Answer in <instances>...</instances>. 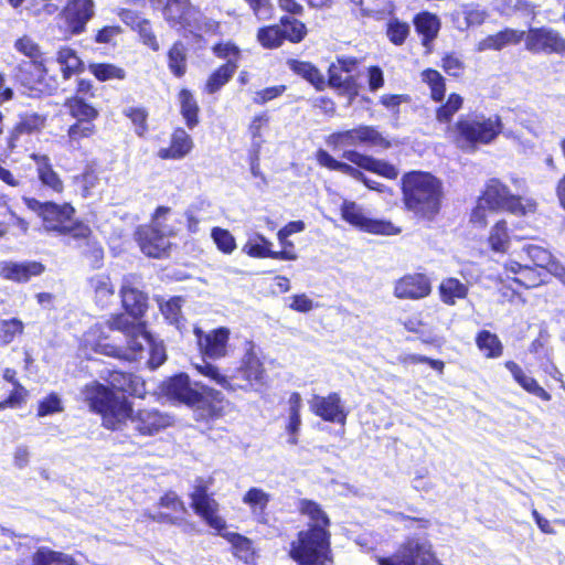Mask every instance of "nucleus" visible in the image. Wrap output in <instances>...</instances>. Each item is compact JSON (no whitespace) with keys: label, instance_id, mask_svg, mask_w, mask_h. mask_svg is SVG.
Segmentation results:
<instances>
[{"label":"nucleus","instance_id":"obj_61","mask_svg":"<svg viewBox=\"0 0 565 565\" xmlns=\"http://www.w3.org/2000/svg\"><path fill=\"white\" fill-rule=\"evenodd\" d=\"M182 305L183 298L181 296H173L160 303L159 308L162 316L170 324L179 326L182 321Z\"/></svg>","mask_w":565,"mask_h":565},{"label":"nucleus","instance_id":"obj_47","mask_svg":"<svg viewBox=\"0 0 565 565\" xmlns=\"http://www.w3.org/2000/svg\"><path fill=\"white\" fill-rule=\"evenodd\" d=\"M525 43V31L504 28L494 34L488 35L483 40V46L488 50L501 51L508 45H518Z\"/></svg>","mask_w":565,"mask_h":565},{"label":"nucleus","instance_id":"obj_21","mask_svg":"<svg viewBox=\"0 0 565 565\" xmlns=\"http://www.w3.org/2000/svg\"><path fill=\"white\" fill-rule=\"evenodd\" d=\"M310 412L323 422L344 426L349 411L344 406L340 393L331 392L328 395H312L309 401Z\"/></svg>","mask_w":565,"mask_h":565},{"label":"nucleus","instance_id":"obj_50","mask_svg":"<svg viewBox=\"0 0 565 565\" xmlns=\"http://www.w3.org/2000/svg\"><path fill=\"white\" fill-rule=\"evenodd\" d=\"M420 79L428 86L430 99L441 103L446 95L445 77L437 70L427 67L420 72Z\"/></svg>","mask_w":565,"mask_h":565},{"label":"nucleus","instance_id":"obj_7","mask_svg":"<svg viewBox=\"0 0 565 565\" xmlns=\"http://www.w3.org/2000/svg\"><path fill=\"white\" fill-rule=\"evenodd\" d=\"M355 167L334 159L327 150L318 149L316 151V160L319 166L330 170L347 174L361 183L367 189L382 192L383 184L369 179L361 170L377 174L387 180H395L398 177L397 168L388 161L377 159L373 156L360 152L354 149H345L341 156Z\"/></svg>","mask_w":565,"mask_h":565},{"label":"nucleus","instance_id":"obj_32","mask_svg":"<svg viewBox=\"0 0 565 565\" xmlns=\"http://www.w3.org/2000/svg\"><path fill=\"white\" fill-rule=\"evenodd\" d=\"M486 243L493 254L504 255L509 252L512 244V230L504 217L498 218L490 226Z\"/></svg>","mask_w":565,"mask_h":565},{"label":"nucleus","instance_id":"obj_44","mask_svg":"<svg viewBox=\"0 0 565 565\" xmlns=\"http://www.w3.org/2000/svg\"><path fill=\"white\" fill-rule=\"evenodd\" d=\"M271 243L260 234L249 238L243 246V252L253 258H291L286 250H271Z\"/></svg>","mask_w":565,"mask_h":565},{"label":"nucleus","instance_id":"obj_17","mask_svg":"<svg viewBox=\"0 0 565 565\" xmlns=\"http://www.w3.org/2000/svg\"><path fill=\"white\" fill-rule=\"evenodd\" d=\"M66 239L74 243L79 257L87 263L90 269H100L104 266L103 244L87 222L78 224Z\"/></svg>","mask_w":565,"mask_h":565},{"label":"nucleus","instance_id":"obj_59","mask_svg":"<svg viewBox=\"0 0 565 565\" xmlns=\"http://www.w3.org/2000/svg\"><path fill=\"white\" fill-rule=\"evenodd\" d=\"M24 332V323L21 319L13 317L0 321V347H7Z\"/></svg>","mask_w":565,"mask_h":565},{"label":"nucleus","instance_id":"obj_25","mask_svg":"<svg viewBox=\"0 0 565 565\" xmlns=\"http://www.w3.org/2000/svg\"><path fill=\"white\" fill-rule=\"evenodd\" d=\"M104 379L108 384L105 387L110 390L114 395H117L116 392L132 397H143L146 394L145 381L132 372L115 369L108 371Z\"/></svg>","mask_w":565,"mask_h":565},{"label":"nucleus","instance_id":"obj_13","mask_svg":"<svg viewBox=\"0 0 565 565\" xmlns=\"http://www.w3.org/2000/svg\"><path fill=\"white\" fill-rule=\"evenodd\" d=\"M326 143L333 150L356 146L387 150L393 146L392 140L371 125H359L351 129L334 131L326 137Z\"/></svg>","mask_w":565,"mask_h":565},{"label":"nucleus","instance_id":"obj_19","mask_svg":"<svg viewBox=\"0 0 565 565\" xmlns=\"http://www.w3.org/2000/svg\"><path fill=\"white\" fill-rule=\"evenodd\" d=\"M199 394V401L189 407L193 411L195 422L209 425L225 415L226 399L222 392L207 385H202Z\"/></svg>","mask_w":565,"mask_h":565},{"label":"nucleus","instance_id":"obj_52","mask_svg":"<svg viewBox=\"0 0 565 565\" xmlns=\"http://www.w3.org/2000/svg\"><path fill=\"white\" fill-rule=\"evenodd\" d=\"M122 115L131 122L137 137H147L149 132V110L147 107L129 106L122 110Z\"/></svg>","mask_w":565,"mask_h":565},{"label":"nucleus","instance_id":"obj_38","mask_svg":"<svg viewBox=\"0 0 565 565\" xmlns=\"http://www.w3.org/2000/svg\"><path fill=\"white\" fill-rule=\"evenodd\" d=\"M505 369L511 373L513 380L529 394L536 396L543 402H550L552 395L539 384V382L525 374L523 369L512 360L504 362Z\"/></svg>","mask_w":565,"mask_h":565},{"label":"nucleus","instance_id":"obj_40","mask_svg":"<svg viewBox=\"0 0 565 565\" xmlns=\"http://www.w3.org/2000/svg\"><path fill=\"white\" fill-rule=\"evenodd\" d=\"M415 31L420 36V43L429 47L431 42L438 36L440 30L439 18L429 11H422L415 14L413 19Z\"/></svg>","mask_w":565,"mask_h":565},{"label":"nucleus","instance_id":"obj_16","mask_svg":"<svg viewBox=\"0 0 565 565\" xmlns=\"http://www.w3.org/2000/svg\"><path fill=\"white\" fill-rule=\"evenodd\" d=\"M172 235V231H163L157 221L151 220L136 228L135 241L146 256L150 258H164L170 254L172 245L170 237Z\"/></svg>","mask_w":565,"mask_h":565},{"label":"nucleus","instance_id":"obj_37","mask_svg":"<svg viewBox=\"0 0 565 565\" xmlns=\"http://www.w3.org/2000/svg\"><path fill=\"white\" fill-rule=\"evenodd\" d=\"M288 416L285 419V431L288 436L287 443L291 446L299 444V433L301 429V407L302 398L299 392H292L288 398Z\"/></svg>","mask_w":565,"mask_h":565},{"label":"nucleus","instance_id":"obj_51","mask_svg":"<svg viewBox=\"0 0 565 565\" xmlns=\"http://www.w3.org/2000/svg\"><path fill=\"white\" fill-rule=\"evenodd\" d=\"M256 41L265 50H277L284 45L280 22L266 24L257 29Z\"/></svg>","mask_w":565,"mask_h":565},{"label":"nucleus","instance_id":"obj_34","mask_svg":"<svg viewBox=\"0 0 565 565\" xmlns=\"http://www.w3.org/2000/svg\"><path fill=\"white\" fill-rule=\"evenodd\" d=\"M125 337L127 339L126 345H119V353L116 359L127 362L140 360L145 351L143 342L148 344L151 341V334L145 330V327H138Z\"/></svg>","mask_w":565,"mask_h":565},{"label":"nucleus","instance_id":"obj_41","mask_svg":"<svg viewBox=\"0 0 565 565\" xmlns=\"http://www.w3.org/2000/svg\"><path fill=\"white\" fill-rule=\"evenodd\" d=\"M56 62L61 66V76L68 81L74 75L82 74L85 71V64L77 52L67 45L61 46L56 51Z\"/></svg>","mask_w":565,"mask_h":565},{"label":"nucleus","instance_id":"obj_48","mask_svg":"<svg viewBox=\"0 0 565 565\" xmlns=\"http://www.w3.org/2000/svg\"><path fill=\"white\" fill-rule=\"evenodd\" d=\"M279 22L284 43L299 44L309 33L307 24L297 17L281 15Z\"/></svg>","mask_w":565,"mask_h":565},{"label":"nucleus","instance_id":"obj_56","mask_svg":"<svg viewBox=\"0 0 565 565\" xmlns=\"http://www.w3.org/2000/svg\"><path fill=\"white\" fill-rule=\"evenodd\" d=\"M32 565H77L74 558L46 547L38 548L32 556Z\"/></svg>","mask_w":565,"mask_h":565},{"label":"nucleus","instance_id":"obj_29","mask_svg":"<svg viewBox=\"0 0 565 565\" xmlns=\"http://www.w3.org/2000/svg\"><path fill=\"white\" fill-rule=\"evenodd\" d=\"M194 149V140L183 127H175L170 135L169 143L157 151L161 160H182Z\"/></svg>","mask_w":565,"mask_h":565},{"label":"nucleus","instance_id":"obj_45","mask_svg":"<svg viewBox=\"0 0 565 565\" xmlns=\"http://www.w3.org/2000/svg\"><path fill=\"white\" fill-rule=\"evenodd\" d=\"M178 102L180 114L184 119V124L189 129L195 128L200 124V106L193 92L186 87L180 88L178 92Z\"/></svg>","mask_w":565,"mask_h":565},{"label":"nucleus","instance_id":"obj_49","mask_svg":"<svg viewBox=\"0 0 565 565\" xmlns=\"http://www.w3.org/2000/svg\"><path fill=\"white\" fill-rule=\"evenodd\" d=\"M478 350L486 359H498L503 354V344L498 334L482 329L475 337Z\"/></svg>","mask_w":565,"mask_h":565},{"label":"nucleus","instance_id":"obj_26","mask_svg":"<svg viewBox=\"0 0 565 565\" xmlns=\"http://www.w3.org/2000/svg\"><path fill=\"white\" fill-rule=\"evenodd\" d=\"M431 294L430 279L423 273L406 274L394 285V296L398 299L417 300Z\"/></svg>","mask_w":565,"mask_h":565},{"label":"nucleus","instance_id":"obj_46","mask_svg":"<svg viewBox=\"0 0 565 565\" xmlns=\"http://www.w3.org/2000/svg\"><path fill=\"white\" fill-rule=\"evenodd\" d=\"M88 285L93 291V299L100 308H106L111 303L115 295V287L108 274H97L88 279Z\"/></svg>","mask_w":565,"mask_h":565},{"label":"nucleus","instance_id":"obj_63","mask_svg":"<svg viewBox=\"0 0 565 565\" xmlns=\"http://www.w3.org/2000/svg\"><path fill=\"white\" fill-rule=\"evenodd\" d=\"M270 121V117L267 111L256 114L250 119L247 131L253 141L254 147L260 148L263 142V129L267 128Z\"/></svg>","mask_w":565,"mask_h":565},{"label":"nucleus","instance_id":"obj_2","mask_svg":"<svg viewBox=\"0 0 565 565\" xmlns=\"http://www.w3.org/2000/svg\"><path fill=\"white\" fill-rule=\"evenodd\" d=\"M298 512L307 516L309 522L289 543L288 556L297 565L333 564L331 521L327 512L311 499H300Z\"/></svg>","mask_w":565,"mask_h":565},{"label":"nucleus","instance_id":"obj_55","mask_svg":"<svg viewBox=\"0 0 565 565\" xmlns=\"http://www.w3.org/2000/svg\"><path fill=\"white\" fill-rule=\"evenodd\" d=\"M87 68L98 82L124 81L127 77V72L113 63H89Z\"/></svg>","mask_w":565,"mask_h":565},{"label":"nucleus","instance_id":"obj_5","mask_svg":"<svg viewBox=\"0 0 565 565\" xmlns=\"http://www.w3.org/2000/svg\"><path fill=\"white\" fill-rule=\"evenodd\" d=\"M286 63L295 75L308 82L318 92L329 86L339 95H345L350 99H354L359 95V83L355 76L351 75L360 64L359 58L355 56H337L335 61L327 70V79L321 71L310 61L288 58Z\"/></svg>","mask_w":565,"mask_h":565},{"label":"nucleus","instance_id":"obj_11","mask_svg":"<svg viewBox=\"0 0 565 565\" xmlns=\"http://www.w3.org/2000/svg\"><path fill=\"white\" fill-rule=\"evenodd\" d=\"M22 200L41 220L45 232L56 236L67 238L84 222L75 217L76 209L71 202L40 201L32 196H24Z\"/></svg>","mask_w":565,"mask_h":565},{"label":"nucleus","instance_id":"obj_20","mask_svg":"<svg viewBox=\"0 0 565 565\" xmlns=\"http://www.w3.org/2000/svg\"><path fill=\"white\" fill-rule=\"evenodd\" d=\"M138 278L136 274L124 276L119 289L121 308L135 321L143 319L149 308L148 295L135 286Z\"/></svg>","mask_w":565,"mask_h":565},{"label":"nucleus","instance_id":"obj_60","mask_svg":"<svg viewBox=\"0 0 565 565\" xmlns=\"http://www.w3.org/2000/svg\"><path fill=\"white\" fill-rule=\"evenodd\" d=\"M386 36L388 41L396 45L402 46L411 33V26L407 22L397 18H392L386 23Z\"/></svg>","mask_w":565,"mask_h":565},{"label":"nucleus","instance_id":"obj_62","mask_svg":"<svg viewBox=\"0 0 565 565\" xmlns=\"http://www.w3.org/2000/svg\"><path fill=\"white\" fill-rule=\"evenodd\" d=\"M211 51L213 55L221 60L235 61L236 68L242 57V51L238 45L233 41H220L212 45Z\"/></svg>","mask_w":565,"mask_h":565},{"label":"nucleus","instance_id":"obj_9","mask_svg":"<svg viewBox=\"0 0 565 565\" xmlns=\"http://www.w3.org/2000/svg\"><path fill=\"white\" fill-rule=\"evenodd\" d=\"M503 131L499 115L472 113L460 116L454 125V141L461 148L477 149L497 140Z\"/></svg>","mask_w":565,"mask_h":565},{"label":"nucleus","instance_id":"obj_57","mask_svg":"<svg viewBox=\"0 0 565 565\" xmlns=\"http://www.w3.org/2000/svg\"><path fill=\"white\" fill-rule=\"evenodd\" d=\"M463 98L457 93H450L445 103L435 110L436 120L440 124H449L457 111L462 108Z\"/></svg>","mask_w":565,"mask_h":565},{"label":"nucleus","instance_id":"obj_54","mask_svg":"<svg viewBox=\"0 0 565 565\" xmlns=\"http://www.w3.org/2000/svg\"><path fill=\"white\" fill-rule=\"evenodd\" d=\"M522 252L530 260V266L539 269H550L556 262L550 249L536 244H527L523 246Z\"/></svg>","mask_w":565,"mask_h":565},{"label":"nucleus","instance_id":"obj_43","mask_svg":"<svg viewBox=\"0 0 565 565\" xmlns=\"http://www.w3.org/2000/svg\"><path fill=\"white\" fill-rule=\"evenodd\" d=\"M439 299L446 306H455L469 295V286L456 277L444 278L438 286Z\"/></svg>","mask_w":565,"mask_h":565},{"label":"nucleus","instance_id":"obj_31","mask_svg":"<svg viewBox=\"0 0 565 565\" xmlns=\"http://www.w3.org/2000/svg\"><path fill=\"white\" fill-rule=\"evenodd\" d=\"M2 379L12 385L8 396L0 399V412L6 409H18L22 408L29 397V391L19 381L17 370L12 367H6L2 371Z\"/></svg>","mask_w":565,"mask_h":565},{"label":"nucleus","instance_id":"obj_3","mask_svg":"<svg viewBox=\"0 0 565 565\" xmlns=\"http://www.w3.org/2000/svg\"><path fill=\"white\" fill-rule=\"evenodd\" d=\"M399 188L404 210L417 222L437 221L445 201L441 179L428 171L411 170L402 175Z\"/></svg>","mask_w":565,"mask_h":565},{"label":"nucleus","instance_id":"obj_4","mask_svg":"<svg viewBox=\"0 0 565 565\" xmlns=\"http://www.w3.org/2000/svg\"><path fill=\"white\" fill-rule=\"evenodd\" d=\"M212 480L196 478L193 490L190 492V505L193 512L212 530L216 535L222 536L230 545L234 557L250 564L256 557V550L253 540L237 533L226 531L227 524L220 515V504L213 493L210 492Z\"/></svg>","mask_w":565,"mask_h":565},{"label":"nucleus","instance_id":"obj_10","mask_svg":"<svg viewBox=\"0 0 565 565\" xmlns=\"http://www.w3.org/2000/svg\"><path fill=\"white\" fill-rule=\"evenodd\" d=\"M479 202L492 212H505L516 217H525L537 212L539 203L533 198L514 194L499 178H490L478 198Z\"/></svg>","mask_w":565,"mask_h":565},{"label":"nucleus","instance_id":"obj_14","mask_svg":"<svg viewBox=\"0 0 565 565\" xmlns=\"http://www.w3.org/2000/svg\"><path fill=\"white\" fill-rule=\"evenodd\" d=\"M377 565H438L433 546L418 537L405 539L396 550L376 557Z\"/></svg>","mask_w":565,"mask_h":565},{"label":"nucleus","instance_id":"obj_24","mask_svg":"<svg viewBox=\"0 0 565 565\" xmlns=\"http://www.w3.org/2000/svg\"><path fill=\"white\" fill-rule=\"evenodd\" d=\"M160 393L171 403L188 407L200 398L199 390L192 385L190 376L184 372L177 373L162 381Z\"/></svg>","mask_w":565,"mask_h":565},{"label":"nucleus","instance_id":"obj_30","mask_svg":"<svg viewBox=\"0 0 565 565\" xmlns=\"http://www.w3.org/2000/svg\"><path fill=\"white\" fill-rule=\"evenodd\" d=\"M45 271V265L38 260L2 262L0 263V277L17 284H25L32 277H38Z\"/></svg>","mask_w":565,"mask_h":565},{"label":"nucleus","instance_id":"obj_58","mask_svg":"<svg viewBox=\"0 0 565 565\" xmlns=\"http://www.w3.org/2000/svg\"><path fill=\"white\" fill-rule=\"evenodd\" d=\"M401 324L403 328L411 333L419 334V340L425 345H435L437 344V338L433 335L424 337V328L426 327L425 321L423 320L422 312H416L404 320H401Z\"/></svg>","mask_w":565,"mask_h":565},{"label":"nucleus","instance_id":"obj_33","mask_svg":"<svg viewBox=\"0 0 565 565\" xmlns=\"http://www.w3.org/2000/svg\"><path fill=\"white\" fill-rule=\"evenodd\" d=\"M31 158L36 163V175L41 184L54 194H63L65 190L64 182L54 170L49 156L32 154Z\"/></svg>","mask_w":565,"mask_h":565},{"label":"nucleus","instance_id":"obj_6","mask_svg":"<svg viewBox=\"0 0 565 565\" xmlns=\"http://www.w3.org/2000/svg\"><path fill=\"white\" fill-rule=\"evenodd\" d=\"M96 96L93 81L77 78L73 93L63 100L67 115L74 119L66 130V143L72 149H81L84 140L93 139L98 132L96 120L100 111L90 102Z\"/></svg>","mask_w":565,"mask_h":565},{"label":"nucleus","instance_id":"obj_12","mask_svg":"<svg viewBox=\"0 0 565 565\" xmlns=\"http://www.w3.org/2000/svg\"><path fill=\"white\" fill-rule=\"evenodd\" d=\"M14 81L22 94L30 98L53 96L57 92V83L49 78L46 62H20L14 68Z\"/></svg>","mask_w":565,"mask_h":565},{"label":"nucleus","instance_id":"obj_64","mask_svg":"<svg viewBox=\"0 0 565 565\" xmlns=\"http://www.w3.org/2000/svg\"><path fill=\"white\" fill-rule=\"evenodd\" d=\"M211 237L216 245L217 249L223 254H232L236 249V241L233 234L222 227H213L211 232Z\"/></svg>","mask_w":565,"mask_h":565},{"label":"nucleus","instance_id":"obj_27","mask_svg":"<svg viewBox=\"0 0 565 565\" xmlns=\"http://www.w3.org/2000/svg\"><path fill=\"white\" fill-rule=\"evenodd\" d=\"M82 348L108 358H114L119 353V344L111 341L110 334L106 331V324H94L84 332L82 338Z\"/></svg>","mask_w":565,"mask_h":565},{"label":"nucleus","instance_id":"obj_42","mask_svg":"<svg viewBox=\"0 0 565 565\" xmlns=\"http://www.w3.org/2000/svg\"><path fill=\"white\" fill-rule=\"evenodd\" d=\"M236 71L235 61H225L209 74L203 92L207 95L218 93L233 78Z\"/></svg>","mask_w":565,"mask_h":565},{"label":"nucleus","instance_id":"obj_35","mask_svg":"<svg viewBox=\"0 0 565 565\" xmlns=\"http://www.w3.org/2000/svg\"><path fill=\"white\" fill-rule=\"evenodd\" d=\"M242 501L249 508L256 523L263 525L268 524L269 514L267 512V508L270 502L269 493L265 492L260 488L252 487L245 492Z\"/></svg>","mask_w":565,"mask_h":565},{"label":"nucleus","instance_id":"obj_22","mask_svg":"<svg viewBox=\"0 0 565 565\" xmlns=\"http://www.w3.org/2000/svg\"><path fill=\"white\" fill-rule=\"evenodd\" d=\"M94 0H67L61 11V18L70 35H79L87 30L88 22L95 15Z\"/></svg>","mask_w":565,"mask_h":565},{"label":"nucleus","instance_id":"obj_1","mask_svg":"<svg viewBox=\"0 0 565 565\" xmlns=\"http://www.w3.org/2000/svg\"><path fill=\"white\" fill-rule=\"evenodd\" d=\"M89 411L100 416L102 425L108 430H121L129 420L137 435L152 437L174 424V417L156 407L134 409L127 397H119L97 381L87 383L82 390Z\"/></svg>","mask_w":565,"mask_h":565},{"label":"nucleus","instance_id":"obj_23","mask_svg":"<svg viewBox=\"0 0 565 565\" xmlns=\"http://www.w3.org/2000/svg\"><path fill=\"white\" fill-rule=\"evenodd\" d=\"M198 7L191 0H166L161 7V14L167 24L179 31H188L196 26Z\"/></svg>","mask_w":565,"mask_h":565},{"label":"nucleus","instance_id":"obj_15","mask_svg":"<svg viewBox=\"0 0 565 565\" xmlns=\"http://www.w3.org/2000/svg\"><path fill=\"white\" fill-rule=\"evenodd\" d=\"M340 214L349 225L367 234L394 236L402 232V228L390 220L367 217L363 207L354 201L343 200L340 205Z\"/></svg>","mask_w":565,"mask_h":565},{"label":"nucleus","instance_id":"obj_36","mask_svg":"<svg viewBox=\"0 0 565 565\" xmlns=\"http://www.w3.org/2000/svg\"><path fill=\"white\" fill-rule=\"evenodd\" d=\"M45 125V117L38 114H24L20 116L19 121L9 131L7 146L10 150L17 148L22 135H32L40 131Z\"/></svg>","mask_w":565,"mask_h":565},{"label":"nucleus","instance_id":"obj_18","mask_svg":"<svg viewBox=\"0 0 565 565\" xmlns=\"http://www.w3.org/2000/svg\"><path fill=\"white\" fill-rule=\"evenodd\" d=\"M524 49L532 54L565 56V38L551 26H532L525 32Z\"/></svg>","mask_w":565,"mask_h":565},{"label":"nucleus","instance_id":"obj_28","mask_svg":"<svg viewBox=\"0 0 565 565\" xmlns=\"http://www.w3.org/2000/svg\"><path fill=\"white\" fill-rule=\"evenodd\" d=\"M235 377L245 382V385L242 386L244 388L265 382L266 369L253 345L244 353Z\"/></svg>","mask_w":565,"mask_h":565},{"label":"nucleus","instance_id":"obj_8","mask_svg":"<svg viewBox=\"0 0 565 565\" xmlns=\"http://www.w3.org/2000/svg\"><path fill=\"white\" fill-rule=\"evenodd\" d=\"M196 348L203 359V363L194 364L199 374L226 388L234 390L228 377L222 374L218 366L206 360H220L227 355L231 331L227 327H217L210 331H204L200 327L193 328Z\"/></svg>","mask_w":565,"mask_h":565},{"label":"nucleus","instance_id":"obj_53","mask_svg":"<svg viewBox=\"0 0 565 565\" xmlns=\"http://www.w3.org/2000/svg\"><path fill=\"white\" fill-rule=\"evenodd\" d=\"M13 47L19 54L26 57L28 62H46L45 52L31 35L23 34L15 39Z\"/></svg>","mask_w":565,"mask_h":565},{"label":"nucleus","instance_id":"obj_39","mask_svg":"<svg viewBox=\"0 0 565 565\" xmlns=\"http://www.w3.org/2000/svg\"><path fill=\"white\" fill-rule=\"evenodd\" d=\"M167 66L174 78H182L189 68V47L182 40H175L166 53Z\"/></svg>","mask_w":565,"mask_h":565}]
</instances>
